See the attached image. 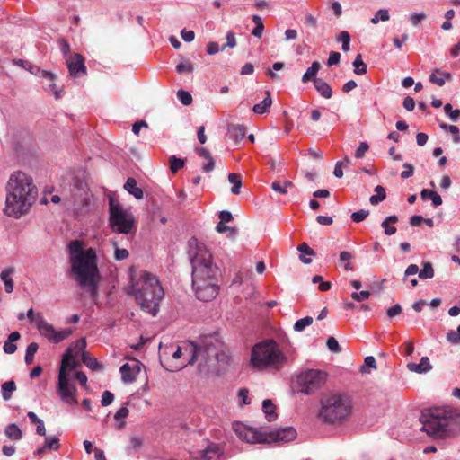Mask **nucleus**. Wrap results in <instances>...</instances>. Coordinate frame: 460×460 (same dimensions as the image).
Here are the masks:
<instances>
[{
    "label": "nucleus",
    "mask_w": 460,
    "mask_h": 460,
    "mask_svg": "<svg viewBox=\"0 0 460 460\" xmlns=\"http://www.w3.org/2000/svg\"><path fill=\"white\" fill-rule=\"evenodd\" d=\"M68 253L71 275L80 287L88 288L94 298L101 278L95 249H84L82 241L74 240L68 244Z\"/></svg>",
    "instance_id": "nucleus-1"
},
{
    "label": "nucleus",
    "mask_w": 460,
    "mask_h": 460,
    "mask_svg": "<svg viewBox=\"0 0 460 460\" xmlns=\"http://www.w3.org/2000/svg\"><path fill=\"white\" fill-rule=\"evenodd\" d=\"M191 265L192 286L197 298L204 302L214 299L219 290V270L212 261L211 252L204 245H197V252L191 259Z\"/></svg>",
    "instance_id": "nucleus-2"
},
{
    "label": "nucleus",
    "mask_w": 460,
    "mask_h": 460,
    "mask_svg": "<svg viewBox=\"0 0 460 460\" xmlns=\"http://www.w3.org/2000/svg\"><path fill=\"white\" fill-rule=\"evenodd\" d=\"M4 213L20 217L27 213L37 198V188L32 179L22 172L11 175L7 186Z\"/></svg>",
    "instance_id": "nucleus-3"
},
{
    "label": "nucleus",
    "mask_w": 460,
    "mask_h": 460,
    "mask_svg": "<svg viewBox=\"0 0 460 460\" xmlns=\"http://www.w3.org/2000/svg\"><path fill=\"white\" fill-rule=\"evenodd\" d=\"M128 292L135 296L143 310L152 315L156 314L159 303L164 295L158 279L147 271H143L138 279H132Z\"/></svg>",
    "instance_id": "nucleus-4"
},
{
    "label": "nucleus",
    "mask_w": 460,
    "mask_h": 460,
    "mask_svg": "<svg viewBox=\"0 0 460 460\" xmlns=\"http://www.w3.org/2000/svg\"><path fill=\"white\" fill-rule=\"evenodd\" d=\"M319 418L325 423L334 424L345 420L352 411L351 401L346 394L333 393L321 399Z\"/></svg>",
    "instance_id": "nucleus-5"
},
{
    "label": "nucleus",
    "mask_w": 460,
    "mask_h": 460,
    "mask_svg": "<svg viewBox=\"0 0 460 460\" xmlns=\"http://www.w3.org/2000/svg\"><path fill=\"white\" fill-rule=\"evenodd\" d=\"M286 360V356L280 351L277 342L272 340L257 343L252 349L251 364L258 370H279Z\"/></svg>",
    "instance_id": "nucleus-6"
},
{
    "label": "nucleus",
    "mask_w": 460,
    "mask_h": 460,
    "mask_svg": "<svg viewBox=\"0 0 460 460\" xmlns=\"http://www.w3.org/2000/svg\"><path fill=\"white\" fill-rule=\"evenodd\" d=\"M233 429L237 437L247 443H270L289 442L296 438V430L292 427H286L270 433H262L253 428L247 427L241 422H234Z\"/></svg>",
    "instance_id": "nucleus-7"
},
{
    "label": "nucleus",
    "mask_w": 460,
    "mask_h": 460,
    "mask_svg": "<svg viewBox=\"0 0 460 460\" xmlns=\"http://www.w3.org/2000/svg\"><path fill=\"white\" fill-rule=\"evenodd\" d=\"M110 225L114 232L129 234L134 226L135 220L133 216L125 210L119 202H116L113 199H110Z\"/></svg>",
    "instance_id": "nucleus-8"
},
{
    "label": "nucleus",
    "mask_w": 460,
    "mask_h": 460,
    "mask_svg": "<svg viewBox=\"0 0 460 460\" xmlns=\"http://www.w3.org/2000/svg\"><path fill=\"white\" fill-rule=\"evenodd\" d=\"M27 318L31 322L35 323L40 335L44 336L49 341L54 343L61 342L72 333V331L69 329L56 331L53 325L49 323L41 314H35L32 308L28 310Z\"/></svg>",
    "instance_id": "nucleus-9"
},
{
    "label": "nucleus",
    "mask_w": 460,
    "mask_h": 460,
    "mask_svg": "<svg viewBox=\"0 0 460 460\" xmlns=\"http://www.w3.org/2000/svg\"><path fill=\"white\" fill-rule=\"evenodd\" d=\"M327 374L324 371L310 369L297 376L299 392L311 394L319 390L325 383Z\"/></svg>",
    "instance_id": "nucleus-10"
},
{
    "label": "nucleus",
    "mask_w": 460,
    "mask_h": 460,
    "mask_svg": "<svg viewBox=\"0 0 460 460\" xmlns=\"http://www.w3.org/2000/svg\"><path fill=\"white\" fill-rule=\"evenodd\" d=\"M66 361L67 358H66L59 368L58 391L64 402L75 405L77 404L76 388L68 382V375L66 373Z\"/></svg>",
    "instance_id": "nucleus-11"
},
{
    "label": "nucleus",
    "mask_w": 460,
    "mask_h": 460,
    "mask_svg": "<svg viewBox=\"0 0 460 460\" xmlns=\"http://www.w3.org/2000/svg\"><path fill=\"white\" fill-rule=\"evenodd\" d=\"M66 61L71 76L81 77L87 74L84 58L81 54H71L66 58Z\"/></svg>",
    "instance_id": "nucleus-12"
},
{
    "label": "nucleus",
    "mask_w": 460,
    "mask_h": 460,
    "mask_svg": "<svg viewBox=\"0 0 460 460\" xmlns=\"http://www.w3.org/2000/svg\"><path fill=\"white\" fill-rule=\"evenodd\" d=\"M119 371L124 383H132L140 372V362L138 360H132L129 363H125L120 367Z\"/></svg>",
    "instance_id": "nucleus-13"
},
{
    "label": "nucleus",
    "mask_w": 460,
    "mask_h": 460,
    "mask_svg": "<svg viewBox=\"0 0 460 460\" xmlns=\"http://www.w3.org/2000/svg\"><path fill=\"white\" fill-rule=\"evenodd\" d=\"M191 354V358L188 361V364L192 365L198 358V356L201 353V349L198 348L193 342H189L183 347H177L176 350L172 353V358L175 359L180 358L182 354Z\"/></svg>",
    "instance_id": "nucleus-14"
},
{
    "label": "nucleus",
    "mask_w": 460,
    "mask_h": 460,
    "mask_svg": "<svg viewBox=\"0 0 460 460\" xmlns=\"http://www.w3.org/2000/svg\"><path fill=\"white\" fill-rule=\"evenodd\" d=\"M429 82L438 86H443L446 81L452 80V75L449 72L436 68L429 75Z\"/></svg>",
    "instance_id": "nucleus-15"
},
{
    "label": "nucleus",
    "mask_w": 460,
    "mask_h": 460,
    "mask_svg": "<svg viewBox=\"0 0 460 460\" xmlns=\"http://www.w3.org/2000/svg\"><path fill=\"white\" fill-rule=\"evenodd\" d=\"M15 273V268L14 267H8L4 269L0 273V279L4 284V290L6 293L10 294L13 291L14 288V282L12 279V276Z\"/></svg>",
    "instance_id": "nucleus-16"
},
{
    "label": "nucleus",
    "mask_w": 460,
    "mask_h": 460,
    "mask_svg": "<svg viewBox=\"0 0 460 460\" xmlns=\"http://www.w3.org/2000/svg\"><path fill=\"white\" fill-rule=\"evenodd\" d=\"M196 152L199 156L207 160V163L202 164V171L204 172H212L215 168V160L210 152L205 147H198Z\"/></svg>",
    "instance_id": "nucleus-17"
},
{
    "label": "nucleus",
    "mask_w": 460,
    "mask_h": 460,
    "mask_svg": "<svg viewBox=\"0 0 460 460\" xmlns=\"http://www.w3.org/2000/svg\"><path fill=\"white\" fill-rule=\"evenodd\" d=\"M407 368L411 372H415L418 374L426 373L432 369V366L430 365L429 359L428 357H422L420 362L419 364L411 362L407 364Z\"/></svg>",
    "instance_id": "nucleus-18"
},
{
    "label": "nucleus",
    "mask_w": 460,
    "mask_h": 460,
    "mask_svg": "<svg viewBox=\"0 0 460 460\" xmlns=\"http://www.w3.org/2000/svg\"><path fill=\"white\" fill-rule=\"evenodd\" d=\"M223 454L222 449L217 444L210 443L203 451L201 457L204 460H214L219 458Z\"/></svg>",
    "instance_id": "nucleus-19"
},
{
    "label": "nucleus",
    "mask_w": 460,
    "mask_h": 460,
    "mask_svg": "<svg viewBox=\"0 0 460 460\" xmlns=\"http://www.w3.org/2000/svg\"><path fill=\"white\" fill-rule=\"evenodd\" d=\"M314 88L319 93V94L325 98V99H331L332 96V89L330 86L329 84H327L323 79H315L314 80Z\"/></svg>",
    "instance_id": "nucleus-20"
},
{
    "label": "nucleus",
    "mask_w": 460,
    "mask_h": 460,
    "mask_svg": "<svg viewBox=\"0 0 460 460\" xmlns=\"http://www.w3.org/2000/svg\"><path fill=\"white\" fill-rule=\"evenodd\" d=\"M21 338V334L19 332H13L9 334L7 340L4 343L3 349L6 354H13L17 346L14 344Z\"/></svg>",
    "instance_id": "nucleus-21"
},
{
    "label": "nucleus",
    "mask_w": 460,
    "mask_h": 460,
    "mask_svg": "<svg viewBox=\"0 0 460 460\" xmlns=\"http://www.w3.org/2000/svg\"><path fill=\"white\" fill-rule=\"evenodd\" d=\"M40 76L49 82L46 89L51 92L55 95L56 99H58L60 97V92L57 89V86L54 83L56 75L46 70H41Z\"/></svg>",
    "instance_id": "nucleus-22"
},
{
    "label": "nucleus",
    "mask_w": 460,
    "mask_h": 460,
    "mask_svg": "<svg viewBox=\"0 0 460 460\" xmlns=\"http://www.w3.org/2000/svg\"><path fill=\"white\" fill-rule=\"evenodd\" d=\"M124 189L137 199H141L144 196L142 189L137 186V181L134 178H128L127 180Z\"/></svg>",
    "instance_id": "nucleus-23"
},
{
    "label": "nucleus",
    "mask_w": 460,
    "mask_h": 460,
    "mask_svg": "<svg viewBox=\"0 0 460 460\" xmlns=\"http://www.w3.org/2000/svg\"><path fill=\"white\" fill-rule=\"evenodd\" d=\"M272 104V99L270 92H266V97L259 103L255 104L252 111L256 114H263L269 111L270 107Z\"/></svg>",
    "instance_id": "nucleus-24"
},
{
    "label": "nucleus",
    "mask_w": 460,
    "mask_h": 460,
    "mask_svg": "<svg viewBox=\"0 0 460 460\" xmlns=\"http://www.w3.org/2000/svg\"><path fill=\"white\" fill-rule=\"evenodd\" d=\"M321 68V64L318 61H314L310 67L307 68L306 72L302 76V82L307 83L309 81H313L316 78V75Z\"/></svg>",
    "instance_id": "nucleus-25"
},
{
    "label": "nucleus",
    "mask_w": 460,
    "mask_h": 460,
    "mask_svg": "<svg viewBox=\"0 0 460 460\" xmlns=\"http://www.w3.org/2000/svg\"><path fill=\"white\" fill-rule=\"evenodd\" d=\"M297 250L301 252L299 259L305 264H310L312 262L311 258H306L305 255L314 256L315 252L306 243H302L297 246Z\"/></svg>",
    "instance_id": "nucleus-26"
},
{
    "label": "nucleus",
    "mask_w": 460,
    "mask_h": 460,
    "mask_svg": "<svg viewBox=\"0 0 460 460\" xmlns=\"http://www.w3.org/2000/svg\"><path fill=\"white\" fill-rule=\"evenodd\" d=\"M4 434L12 440H20L22 438V431L16 424H9L4 429Z\"/></svg>",
    "instance_id": "nucleus-27"
},
{
    "label": "nucleus",
    "mask_w": 460,
    "mask_h": 460,
    "mask_svg": "<svg viewBox=\"0 0 460 460\" xmlns=\"http://www.w3.org/2000/svg\"><path fill=\"white\" fill-rule=\"evenodd\" d=\"M398 222L397 216H389L387 217L381 224V226L384 228L385 234L386 235H392L396 233V227L390 226L391 224H395Z\"/></svg>",
    "instance_id": "nucleus-28"
},
{
    "label": "nucleus",
    "mask_w": 460,
    "mask_h": 460,
    "mask_svg": "<svg viewBox=\"0 0 460 460\" xmlns=\"http://www.w3.org/2000/svg\"><path fill=\"white\" fill-rule=\"evenodd\" d=\"M228 132L230 137L234 139L236 142L242 140L246 134V128L242 125H232L228 128Z\"/></svg>",
    "instance_id": "nucleus-29"
},
{
    "label": "nucleus",
    "mask_w": 460,
    "mask_h": 460,
    "mask_svg": "<svg viewBox=\"0 0 460 460\" xmlns=\"http://www.w3.org/2000/svg\"><path fill=\"white\" fill-rule=\"evenodd\" d=\"M28 418L30 419L31 423L37 425L36 432L40 436H46V429L44 422L41 419H40L33 411H29L27 413Z\"/></svg>",
    "instance_id": "nucleus-30"
},
{
    "label": "nucleus",
    "mask_w": 460,
    "mask_h": 460,
    "mask_svg": "<svg viewBox=\"0 0 460 460\" xmlns=\"http://www.w3.org/2000/svg\"><path fill=\"white\" fill-rule=\"evenodd\" d=\"M82 361L91 370L99 371L102 368V365L97 361V359L92 358L87 352L82 353Z\"/></svg>",
    "instance_id": "nucleus-31"
},
{
    "label": "nucleus",
    "mask_w": 460,
    "mask_h": 460,
    "mask_svg": "<svg viewBox=\"0 0 460 460\" xmlns=\"http://www.w3.org/2000/svg\"><path fill=\"white\" fill-rule=\"evenodd\" d=\"M262 410L266 415V418L269 421H273L277 418V414L275 412V405L269 399H266L262 402Z\"/></svg>",
    "instance_id": "nucleus-32"
},
{
    "label": "nucleus",
    "mask_w": 460,
    "mask_h": 460,
    "mask_svg": "<svg viewBox=\"0 0 460 460\" xmlns=\"http://www.w3.org/2000/svg\"><path fill=\"white\" fill-rule=\"evenodd\" d=\"M228 181L233 184L231 188V192L234 195H238L240 193V190L242 187V176L239 173H229Z\"/></svg>",
    "instance_id": "nucleus-33"
},
{
    "label": "nucleus",
    "mask_w": 460,
    "mask_h": 460,
    "mask_svg": "<svg viewBox=\"0 0 460 460\" xmlns=\"http://www.w3.org/2000/svg\"><path fill=\"white\" fill-rule=\"evenodd\" d=\"M16 390V384L14 381H6L2 385V396L4 400L8 401L12 397L13 392Z\"/></svg>",
    "instance_id": "nucleus-34"
},
{
    "label": "nucleus",
    "mask_w": 460,
    "mask_h": 460,
    "mask_svg": "<svg viewBox=\"0 0 460 460\" xmlns=\"http://www.w3.org/2000/svg\"><path fill=\"white\" fill-rule=\"evenodd\" d=\"M66 357H67L66 358L67 361H66V371L67 369L74 370V369H75L79 366V363L75 360V357H74V355H72V349H67L66 352L64 354V356L62 358L61 365L63 364Z\"/></svg>",
    "instance_id": "nucleus-35"
},
{
    "label": "nucleus",
    "mask_w": 460,
    "mask_h": 460,
    "mask_svg": "<svg viewBox=\"0 0 460 460\" xmlns=\"http://www.w3.org/2000/svg\"><path fill=\"white\" fill-rule=\"evenodd\" d=\"M354 73L357 75H365L367 73V65L362 60V56L358 54L353 61Z\"/></svg>",
    "instance_id": "nucleus-36"
},
{
    "label": "nucleus",
    "mask_w": 460,
    "mask_h": 460,
    "mask_svg": "<svg viewBox=\"0 0 460 460\" xmlns=\"http://www.w3.org/2000/svg\"><path fill=\"white\" fill-rule=\"evenodd\" d=\"M375 191L376 194L372 195L369 199V201L372 205L378 204L379 202L383 201L386 197L385 189L380 185L376 187Z\"/></svg>",
    "instance_id": "nucleus-37"
},
{
    "label": "nucleus",
    "mask_w": 460,
    "mask_h": 460,
    "mask_svg": "<svg viewBox=\"0 0 460 460\" xmlns=\"http://www.w3.org/2000/svg\"><path fill=\"white\" fill-rule=\"evenodd\" d=\"M336 40L342 43L341 49L343 51L347 52L349 49L350 35L348 31H341L337 35Z\"/></svg>",
    "instance_id": "nucleus-38"
},
{
    "label": "nucleus",
    "mask_w": 460,
    "mask_h": 460,
    "mask_svg": "<svg viewBox=\"0 0 460 460\" xmlns=\"http://www.w3.org/2000/svg\"><path fill=\"white\" fill-rule=\"evenodd\" d=\"M169 164H170V170L172 173L177 172L185 164L183 159L177 158L175 155H171L169 157Z\"/></svg>",
    "instance_id": "nucleus-39"
},
{
    "label": "nucleus",
    "mask_w": 460,
    "mask_h": 460,
    "mask_svg": "<svg viewBox=\"0 0 460 460\" xmlns=\"http://www.w3.org/2000/svg\"><path fill=\"white\" fill-rule=\"evenodd\" d=\"M85 347L86 341L84 338H81L73 343L68 349H72V355H74V357H77L80 352H84L83 350L85 349Z\"/></svg>",
    "instance_id": "nucleus-40"
},
{
    "label": "nucleus",
    "mask_w": 460,
    "mask_h": 460,
    "mask_svg": "<svg viewBox=\"0 0 460 460\" xmlns=\"http://www.w3.org/2000/svg\"><path fill=\"white\" fill-rule=\"evenodd\" d=\"M313 317L305 316L297 320L294 325V330L296 332H302L305 327L313 323Z\"/></svg>",
    "instance_id": "nucleus-41"
},
{
    "label": "nucleus",
    "mask_w": 460,
    "mask_h": 460,
    "mask_svg": "<svg viewBox=\"0 0 460 460\" xmlns=\"http://www.w3.org/2000/svg\"><path fill=\"white\" fill-rule=\"evenodd\" d=\"M44 446L49 451H57L60 447L59 439L56 437H48L45 438Z\"/></svg>",
    "instance_id": "nucleus-42"
},
{
    "label": "nucleus",
    "mask_w": 460,
    "mask_h": 460,
    "mask_svg": "<svg viewBox=\"0 0 460 460\" xmlns=\"http://www.w3.org/2000/svg\"><path fill=\"white\" fill-rule=\"evenodd\" d=\"M420 279H431L434 277V270L430 262H425L422 270L419 272Z\"/></svg>",
    "instance_id": "nucleus-43"
},
{
    "label": "nucleus",
    "mask_w": 460,
    "mask_h": 460,
    "mask_svg": "<svg viewBox=\"0 0 460 460\" xmlns=\"http://www.w3.org/2000/svg\"><path fill=\"white\" fill-rule=\"evenodd\" d=\"M390 19V15L388 13V10L386 9H380L376 12L375 16L371 19V22L373 24L378 23L379 21L386 22Z\"/></svg>",
    "instance_id": "nucleus-44"
},
{
    "label": "nucleus",
    "mask_w": 460,
    "mask_h": 460,
    "mask_svg": "<svg viewBox=\"0 0 460 460\" xmlns=\"http://www.w3.org/2000/svg\"><path fill=\"white\" fill-rule=\"evenodd\" d=\"M226 43L222 45V47H221L222 51L225 50L226 48L233 49L237 44L236 39H235V34L231 31L226 33Z\"/></svg>",
    "instance_id": "nucleus-45"
},
{
    "label": "nucleus",
    "mask_w": 460,
    "mask_h": 460,
    "mask_svg": "<svg viewBox=\"0 0 460 460\" xmlns=\"http://www.w3.org/2000/svg\"><path fill=\"white\" fill-rule=\"evenodd\" d=\"M177 97L183 105H190L192 102V96L187 91L179 90L177 92Z\"/></svg>",
    "instance_id": "nucleus-46"
},
{
    "label": "nucleus",
    "mask_w": 460,
    "mask_h": 460,
    "mask_svg": "<svg viewBox=\"0 0 460 460\" xmlns=\"http://www.w3.org/2000/svg\"><path fill=\"white\" fill-rule=\"evenodd\" d=\"M445 112L449 116L452 120H456L460 117V110H454L450 103H447L444 106Z\"/></svg>",
    "instance_id": "nucleus-47"
},
{
    "label": "nucleus",
    "mask_w": 460,
    "mask_h": 460,
    "mask_svg": "<svg viewBox=\"0 0 460 460\" xmlns=\"http://www.w3.org/2000/svg\"><path fill=\"white\" fill-rule=\"evenodd\" d=\"M368 215H369V211L365 210V209H360V210L353 212L351 214V219L355 223H359V222L365 220Z\"/></svg>",
    "instance_id": "nucleus-48"
},
{
    "label": "nucleus",
    "mask_w": 460,
    "mask_h": 460,
    "mask_svg": "<svg viewBox=\"0 0 460 460\" xmlns=\"http://www.w3.org/2000/svg\"><path fill=\"white\" fill-rule=\"evenodd\" d=\"M216 230L218 232V233H226V232H229L230 233V235L231 236H234L237 234V230L235 228H232L230 226H227L225 225L224 222H218L217 226H216Z\"/></svg>",
    "instance_id": "nucleus-49"
},
{
    "label": "nucleus",
    "mask_w": 460,
    "mask_h": 460,
    "mask_svg": "<svg viewBox=\"0 0 460 460\" xmlns=\"http://www.w3.org/2000/svg\"><path fill=\"white\" fill-rule=\"evenodd\" d=\"M113 400H114L113 394L108 390L104 391L102 395V401H101L102 406L106 407V406L111 404Z\"/></svg>",
    "instance_id": "nucleus-50"
},
{
    "label": "nucleus",
    "mask_w": 460,
    "mask_h": 460,
    "mask_svg": "<svg viewBox=\"0 0 460 460\" xmlns=\"http://www.w3.org/2000/svg\"><path fill=\"white\" fill-rule=\"evenodd\" d=\"M327 347L332 352H335V353L341 352V348H340L339 342L334 337L328 338Z\"/></svg>",
    "instance_id": "nucleus-51"
},
{
    "label": "nucleus",
    "mask_w": 460,
    "mask_h": 460,
    "mask_svg": "<svg viewBox=\"0 0 460 460\" xmlns=\"http://www.w3.org/2000/svg\"><path fill=\"white\" fill-rule=\"evenodd\" d=\"M129 252L127 249L115 247L114 257L117 261H123L127 259Z\"/></svg>",
    "instance_id": "nucleus-52"
},
{
    "label": "nucleus",
    "mask_w": 460,
    "mask_h": 460,
    "mask_svg": "<svg viewBox=\"0 0 460 460\" xmlns=\"http://www.w3.org/2000/svg\"><path fill=\"white\" fill-rule=\"evenodd\" d=\"M194 70V66L190 62L180 63L176 66V71L180 74L188 72L191 73Z\"/></svg>",
    "instance_id": "nucleus-53"
},
{
    "label": "nucleus",
    "mask_w": 460,
    "mask_h": 460,
    "mask_svg": "<svg viewBox=\"0 0 460 460\" xmlns=\"http://www.w3.org/2000/svg\"><path fill=\"white\" fill-rule=\"evenodd\" d=\"M427 18V15L424 13H412L410 15L409 19L413 26H418L420 22L424 21Z\"/></svg>",
    "instance_id": "nucleus-54"
},
{
    "label": "nucleus",
    "mask_w": 460,
    "mask_h": 460,
    "mask_svg": "<svg viewBox=\"0 0 460 460\" xmlns=\"http://www.w3.org/2000/svg\"><path fill=\"white\" fill-rule=\"evenodd\" d=\"M369 149V146L367 142H360L358 147L355 152L356 158H362L365 156L366 152Z\"/></svg>",
    "instance_id": "nucleus-55"
},
{
    "label": "nucleus",
    "mask_w": 460,
    "mask_h": 460,
    "mask_svg": "<svg viewBox=\"0 0 460 460\" xmlns=\"http://www.w3.org/2000/svg\"><path fill=\"white\" fill-rule=\"evenodd\" d=\"M369 296H370V292L367 291V290H363V291H361L359 293L353 292L351 294L352 299H354L355 301H358V302H361V301L367 300V299L369 298Z\"/></svg>",
    "instance_id": "nucleus-56"
},
{
    "label": "nucleus",
    "mask_w": 460,
    "mask_h": 460,
    "mask_svg": "<svg viewBox=\"0 0 460 460\" xmlns=\"http://www.w3.org/2000/svg\"><path fill=\"white\" fill-rule=\"evenodd\" d=\"M58 44H59L60 50H61L62 54L64 55V57L66 58H68L69 53H70L69 43L65 39H60V40H58Z\"/></svg>",
    "instance_id": "nucleus-57"
},
{
    "label": "nucleus",
    "mask_w": 460,
    "mask_h": 460,
    "mask_svg": "<svg viewBox=\"0 0 460 460\" xmlns=\"http://www.w3.org/2000/svg\"><path fill=\"white\" fill-rule=\"evenodd\" d=\"M340 59H341V54L336 51H332L330 53L329 58L327 60V65L329 66L337 65L340 62Z\"/></svg>",
    "instance_id": "nucleus-58"
},
{
    "label": "nucleus",
    "mask_w": 460,
    "mask_h": 460,
    "mask_svg": "<svg viewBox=\"0 0 460 460\" xmlns=\"http://www.w3.org/2000/svg\"><path fill=\"white\" fill-rule=\"evenodd\" d=\"M447 339L449 342L453 344L460 343V334L458 333L457 331H450L449 332H447Z\"/></svg>",
    "instance_id": "nucleus-59"
},
{
    "label": "nucleus",
    "mask_w": 460,
    "mask_h": 460,
    "mask_svg": "<svg viewBox=\"0 0 460 460\" xmlns=\"http://www.w3.org/2000/svg\"><path fill=\"white\" fill-rule=\"evenodd\" d=\"M129 411L127 407H121L118 410V411L115 413L114 419L116 420H124L128 416Z\"/></svg>",
    "instance_id": "nucleus-60"
},
{
    "label": "nucleus",
    "mask_w": 460,
    "mask_h": 460,
    "mask_svg": "<svg viewBox=\"0 0 460 460\" xmlns=\"http://www.w3.org/2000/svg\"><path fill=\"white\" fill-rule=\"evenodd\" d=\"M402 313V306L400 305H394L393 306H391L390 308H388L387 310V315L388 317L390 318H393L398 314H400Z\"/></svg>",
    "instance_id": "nucleus-61"
},
{
    "label": "nucleus",
    "mask_w": 460,
    "mask_h": 460,
    "mask_svg": "<svg viewBox=\"0 0 460 460\" xmlns=\"http://www.w3.org/2000/svg\"><path fill=\"white\" fill-rule=\"evenodd\" d=\"M403 167L405 168V170L402 172L401 177L403 179H407L413 174L414 168L411 164L408 163L404 164Z\"/></svg>",
    "instance_id": "nucleus-62"
},
{
    "label": "nucleus",
    "mask_w": 460,
    "mask_h": 460,
    "mask_svg": "<svg viewBox=\"0 0 460 460\" xmlns=\"http://www.w3.org/2000/svg\"><path fill=\"white\" fill-rule=\"evenodd\" d=\"M181 38L186 42H191L195 38V33L193 31H187L183 29L181 32Z\"/></svg>",
    "instance_id": "nucleus-63"
},
{
    "label": "nucleus",
    "mask_w": 460,
    "mask_h": 460,
    "mask_svg": "<svg viewBox=\"0 0 460 460\" xmlns=\"http://www.w3.org/2000/svg\"><path fill=\"white\" fill-rule=\"evenodd\" d=\"M220 49H221V48L219 47V45L217 42L211 41V42H208V45H207V52L209 55H215Z\"/></svg>",
    "instance_id": "nucleus-64"
}]
</instances>
